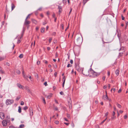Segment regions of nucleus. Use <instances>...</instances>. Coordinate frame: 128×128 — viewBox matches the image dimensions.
Wrapping results in <instances>:
<instances>
[{"label":"nucleus","mask_w":128,"mask_h":128,"mask_svg":"<svg viewBox=\"0 0 128 128\" xmlns=\"http://www.w3.org/2000/svg\"><path fill=\"white\" fill-rule=\"evenodd\" d=\"M86 73L88 74H90V76L92 77H96L100 74V73H97L94 72L92 68H90L88 71H86Z\"/></svg>","instance_id":"1"},{"label":"nucleus","mask_w":128,"mask_h":128,"mask_svg":"<svg viewBox=\"0 0 128 128\" xmlns=\"http://www.w3.org/2000/svg\"><path fill=\"white\" fill-rule=\"evenodd\" d=\"M75 68L76 70L78 72H80L82 71V74L84 75H85L86 76H88V75L89 74L88 73H86V72H83V69L82 68H80L79 67L78 65H76L75 66Z\"/></svg>","instance_id":"2"},{"label":"nucleus","mask_w":128,"mask_h":128,"mask_svg":"<svg viewBox=\"0 0 128 128\" xmlns=\"http://www.w3.org/2000/svg\"><path fill=\"white\" fill-rule=\"evenodd\" d=\"M10 118H7L6 119L4 120L2 122V125L4 126H7L8 123H10Z\"/></svg>","instance_id":"3"},{"label":"nucleus","mask_w":128,"mask_h":128,"mask_svg":"<svg viewBox=\"0 0 128 128\" xmlns=\"http://www.w3.org/2000/svg\"><path fill=\"white\" fill-rule=\"evenodd\" d=\"M14 102L13 100L8 99L6 101V105H8L10 104L13 103Z\"/></svg>","instance_id":"4"},{"label":"nucleus","mask_w":128,"mask_h":128,"mask_svg":"<svg viewBox=\"0 0 128 128\" xmlns=\"http://www.w3.org/2000/svg\"><path fill=\"white\" fill-rule=\"evenodd\" d=\"M82 38L80 37H78L77 40V44L80 45L81 44L82 42Z\"/></svg>","instance_id":"5"},{"label":"nucleus","mask_w":128,"mask_h":128,"mask_svg":"<svg viewBox=\"0 0 128 128\" xmlns=\"http://www.w3.org/2000/svg\"><path fill=\"white\" fill-rule=\"evenodd\" d=\"M30 23V21L28 20L27 19H25L24 23V25L28 26Z\"/></svg>","instance_id":"6"},{"label":"nucleus","mask_w":128,"mask_h":128,"mask_svg":"<svg viewBox=\"0 0 128 128\" xmlns=\"http://www.w3.org/2000/svg\"><path fill=\"white\" fill-rule=\"evenodd\" d=\"M5 117V114L3 112H0V118L2 120Z\"/></svg>","instance_id":"7"},{"label":"nucleus","mask_w":128,"mask_h":128,"mask_svg":"<svg viewBox=\"0 0 128 128\" xmlns=\"http://www.w3.org/2000/svg\"><path fill=\"white\" fill-rule=\"evenodd\" d=\"M123 48H124L123 47H122L119 50V51H120L121 50H122L123 51L122 52H121L119 53V56H122V54H123V53L124 52V50Z\"/></svg>","instance_id":"8"},{"label":"nucleus","mask_w":128,"mask_h":128,"mask_svg":"<svg viewBox=\"0 0 128 128\" xmlns=\"http://www.w3.org/2000/svg\"><path fill=\"white\" fill-rule=\"evenodd\" d=\"M102 98L103 99L106 100H108V98L107 96V93L106 92V96H102Z\"/></svg>","instance_id":"9"},{"label":"nucleus","mask_w":128,"mask_h":128,"mask_svg":"<svg viewBox=\"0 0 128 128\" xmlns=\"http://www.w3.org/2000/svg\"><path fill=\"white\" fill-rule=\"evenodd\" d=\"M31 20L33 23L36 24H37L38 22L36 20L33 18H32Z\"/></svg>","instance_id":"10"},{"label":"nucleus","mask_w":128,"mask_h":128,"mask_svg":"<svg viewBox=\"0 0 128 128\" xmlns=\"http://www.w3.org/2000/svg\"><path fill=\"white\" fill-rule=\"evenodd\" d=\"M17 86L20 88H22L23 89V88L24 87L23 86L21 85L20 84H17Z\"/></svg>","instance_id":"11"},{"label":"nucleus","mask_w":128,"mask_h":128,"mask_svg":"<svg viewBox=\"0 0 128 128\" xmlns=\"http://www.w3.org/2000/svg\"><path fill=\"white\" fill-rule=\"evenodd\" d=\"M30 115L31 116H32L33 115V112L32 108L31 109L30 108Z\"/></svg>","instance_id":"12"},{"label":"nucleus","mask_w":128,"mask_h":128,"mask_svg":"<svg viewBox=\"0 0 128 128\" xmlns=\"http://www.w3.org/2000/svg\"><path fill=\"white\" fill-rule=\"evenodd\" d=\"M18 112L19 113H20L22 112V108L20 106L18 107Z\"/></svg>","instance_id":"13"},{"label":"nucleus","mask_w":128,"mask_h":128,"mask_svg":"<svg viewBox=\"0 0 128 128\" xmlns=\"http://www.w3.org/2000/svg\"><path fill=\"white\" fill-rule=\"evenodd\" d=\"M12 10H13L15 8V6L13 3H12Z\"/></svg>","instance_id":"14"},{"label":"nucleus","mask_w":128,"mask_h":128,"mask_svg":"<svg viewBox=\"0 0 128 128\" xmlns=\"http://www.w3.org/2000/svg\"><path fill=\"white\" fill-rule=\"evenodd\" d=\"M115 73L117 76H118L119 74V70H117L115 71Z\"/></svg>","instance_id":"15"},{"label":"nucleus","mask_w":128,"mask_h":128,"mask_svg":"<svg viewBox=\"0 0 128 128\" xmlns=\"http://www.w3.org/2000/svg\"><path fill=\"white\" fill-rule=\"evenodd\" d=\"M45 30V28H41L40 31L42 33H43L44 32Z\"/></svg>","instance_id":"16"},{"label":"nucleus","mask_w":128,"mask_h":128,"mask_svg":"<svg viewBox=\"0 0 128 128\" xmlns=\"http://www.w3.org/2000/svg\"><path fill=\"white\" fill-rule=\"evenodd\" d=\"M5 56L0 57V61H1L6 58Z\"/></svg>","instance_id":"17"},{"label":"nucleus","mask_w":128,"mask_h":128,"mask_svg":"<svg viewBox=\"0 0 128 128\" xmlns=\"http://www.w3.org/2000/svg\"><path fill=\"white\" fill-rule=\"evenodd\" d=\"M32 14H28L26 17L25 19H28L30 18V16Z\"/></svg>","instance_id":"18"},{"label":"nucleus","mask_w":128,"mask_h":128,"mask_svg":"<svg viewBox=\"0 0 128 128\" xmlns=\"http://www.w3.org/2000/svg\"><path fill=\"white\" fill-rule=\"evenodd\" d=\"M89 0H83V3L84 5Z\"/></svg>","instance_id":"19"},{"label":"nucleus","mask_w":128,"mask_h":128,"mask_svg":"<svg viewBox=\"0 0 128 128\" xmlns=\"http://www.w3.org/2000/svg\"><path fill=\"white\" fill-rule=\"evenodd\" d=\"M23 55L22 54H20L19 56V57L20 58H22L23 57Z\"/></svg>","instance_id":"20"},{"label":"nucleus","mask_w":128,"mask_h":128,"mask_svg":"<svg viewBox=\"0 0 128 128\" xmlns=\"http://www.w3.org/2000/svg\"><path fill=\"white\" fill-rule=\"evenodd\" d=\"M0 72L2 74H3L4 73V72L2 70V68H0Z\"/></svg>","instance_id":"21"},{"label":"nucleus","mask_w":128,"mask_h":128,"mask_svg":"<svg viewBox=\"0 0 128 128\" xmlns=\"http://www.w3.org/2000/svg\"><path fill=\"white\" fill-rule=\"evenodd\" d=\"M24 125L23 124H22L19 127L20 128H22L24 127Z\"/></svg>","instance_id":"22"},{"label":"nucleus","mask_w":128,"mask_h":128,"mask_svg":"<svg viewBox=\"0 0 128 128\" xmlns=\"http://www.w3.org/2000/svg\"><path fill=\"white\" fill-rule=\"evenodd\" d=\"M116 105H117V106L118 108H121L122 106H121V105H120L119 104H117Z\"/></svg>","instance_id":"23"},{"label":"nucleus","mask_w":128,"mask_h":128,"mask_svg":"<svg viewBox=\"0 0 128 128\" xmlns=\"http://www.w3.org/2000/svg\"><path fill=\"white\" fill-rule=\"evenodd\" d=\"M28 108V107L26 106L25 107H24L23 108V109L24 110H27Z\"/></svg>","instance_id":"24"},{"label":"nucleus","mask_w":128,"mask_h":128,"mask_svg":"<svg viewBox=\"0 0 128 128\" xmlns=\"http://www.w3.org/2000/svg\"><path fill=\"white\" fill-rule=\"evenodd\" d=\"M42 100H43V102H44V104H46V102L45 101V100L44 98L43 97H42Z\"/></svg>","instance_id":"25"},{"label":"nucleus","mask_w":128,"mask_h":128,"mask_svg":"<svg viewBox=\"0 0 128 128\" xmlns=\"http://www.w3.org/2000/svg\"><path fill=\"white\" fill-rule=\"evenodd\" d=\"M23 77L26 79H27L28 78V76H26L25 74L23 76Z\"/></svg>","instance_id":"26"},{"label":"nucleus","mask_w":128,"mask_h":128,"mask_svg":"<svg viewBox=\"0 0 128 128\" xmlns=\"http://www.w3.org/2000/svg\"><path fill=\"white\" fill-rule=\"evenodd\" d=\"M24 27H23V31H22L23 33L22 34L21 36V37L20 38H21L23 36V33L24 32Z\"/></svg>","instance_id":"27"},{"label":"nucleus","mask_w":128,"mask_h":128,"mask_svg":"<svg viewBox=\"0 0 128 128\" xmlns=\"http://www.w3.org/2000/svg\"><path fill=\"white\" fill-rule=\"evenodd\" d=\"M52 96V94H51L50 95L48 96L47 98H50Z\"/></svg>","instance_id":"28"},{"label":"nucleus","mask_w":128,"mask_h":128,"mask_svg":"<svg viewBox=\"0 0 128 128\" xmlns=\"http://www.w3.org/2000/svg\"><path fill=\"white\" fill-rule=\"evenodd\" d=\"M52 40V38H50L49 39L48 41L49 43H50L51 42V41Z\"/></svg>","instance_id":"29"},{"label":"nucleus","mask_w":128,"mask_h":128,"mask_svg":"<svg viewBox=\"0 0 128 128\" xmlns=\"http://www.w3.org/2000/svg\"><path fill=\"white\" fill-rule=\"evenodd\" d=\"M20 97L19 96L17 97L16 99V100L18 101V100L20 99Z\"/></svg>","instance_id":"30"},{"label":"nucleus","mask_w":128,"mask_h":128,"mask_svg":"<svg viewBox=\"0 0 128 128\" xmlns=\"http://www.w3.org/2000/svg\"><path fill=\"white\" fill-rule=\"evenodd\" d=\"M69 108L70 109H71L72 108V105H71V103H70V104H69Z\"/></svg>","instance_id":"31"},{"label":"nucleus","mask_w":128,"mask_h":128,"mask_svg":"<svg viewBox=\"0 0 128 128\" xmlns=\"http://www.w3.org/2000/svg\"><path fill=\"white\" fill-rule=\"evenodd\" d=\"M107 118L106 117V118L104 120H103L102 122L101 123V124H102L103 123H104V122L107 119Z\"/></svg>","instance_id":"32"},{"label":"nucleus","mask_w":128,"mask_h":128,"mask_svg":"<svg viewBox=\"0 0 128 128\" xmlns=\"http://www.w3.org/2000/svg\"><path fill=\"white\" fill-rule=\"evenodd\" d=\"M58 9H59V10H62V7L60 6H58Z\"/></svg>","instance_id":"33"},{"label":"nucleus","mask_w":128,"mask_h":128,"mask_svg":"<svg viewBox=\"0 0 128 128\" xmlns=\"http://www.w3.org/2000/svg\"><path fill=\"white\" fill-rule=\"evenodd\" d=\"M61 27V28L62 29V30H64V25L63 24H61L60 26Z\"/></svg>","instance_id":"34"},{"label":"nucleus","mask_w":128,"mask_h":128,"mask_svg":"<svg viewBox=\"0 0 128 128\" xmlns=\"http://www.w3.org/2000/svg\"><path fill=\"white\" fill-rule=\"evenodd\" d=\"M108 114V112H107L105 114V116H106V118L107 117V116Z\"/></svg>","instance_id":"35"},{"label":"nucleus","mask_w":128,"mask_h":128,"mask_svg":"<svg viewBox=\"0 0 128 128\" xmlns=\"http://www.w3.org/2000/svg\"><path fill=\"white\" fill-rule=\"evenodd\" d=\"M24 104V102L23 101H21L20 102V104L21 105H23Z\"/></svg>","instance_id":"36"},{"label":"nucleus","mask_w":128,"mask_h":128,"mask_svg":"<svg viewBox=\"0 0 128 128\" xmlns=\"http://www.w3.org/2000/svg\"><path fill=\"white\" fill-rule=\"evenodd\" d=\"M55 16H56L55 14L54 13H53V14L52 15V17L54 18H56L55 17Z\"/></svg>","instance_id":"37"},{"label":"nucleus","mask_w":128,"mask_h":128,"mask_svg":"<svg viewBox=\"0 0 128 128\" xmlns=\"http://www.w3.org/2000/svg\"><path fill=\"white\" fill-rule=\"evenodd\" d=\"M16 72L18 74H20V71L19 70H18Z\"/></svg>","instance_id":"38"},{"label":"nucleus","mask_w":128,"mask_h":128,"mask_svg":"<svg viewBox=\"0 0 128 128\" xmlns=\"http://www.w3.org/2000/svg\"><path fill=\"white\" fill-rule=\"evenodd\" d=\"M72 66V65L71 64H68V65H67V67H68V68L70 67H71V66Z\"/></svg>","instance_id":"39"},{"label":"nucleus","mask_w":128,"mask_h":128,"mask_svg":"<svg viewBox=\"0 0 128 128\" xmlns=\"http://www.w3.org/2000/svg\"><path fill=\"white\" fill-rule=\"evenodd\" d=\"M72 9L71 8H70V11L69 13V15H68L69 16L70 15V14L72 11Z\"/></svg>","instance_id":"40"},{"label":"nucleus","mask_w":128,"mask_h":128,"mask_svg":"<svg viewBox=\"0 0 128 128\" xmlns=\"http://www.w3.org/2000/svg\"><path fill=\"white\" fill-rule=\"evenodd\" d=\"M59 122L58 120H56L55 122V123L56 124H58Z\"/></svg>","instance_id":"41"},{"label":"nucleus","mask_w":128,"mask_h":128,"mask_svg":"<svg viewBox=\"0 0 128 128\" xmlns=\"http://www.w3.org/2000/svg\"><path fill=\"white\" fill-rule=\"evenodd\" d=\"M4 22H2V23L1 27L0 28H1L2 26H3L4 25Z\"/></svg>","instance_id":"42"},{"label":"nucleus","mask_w":128,"mask_h":128,"mask_svg":"<svg viewBox=\"0 0 128 128\" xmlns=\"http://www.w3.org/2000/svg\"><path fill=\"white\" fill-rule=\"evenodd\" d=\"M65 76H64L63 77L62 80H63L64 82H65L66 79L65 78Z\"/></svg>","instance_id":"43"},{"label":"nucleus","mask_w":128,"mask_h":128,"mask_svg":"<svg viewBox=\"0 0 128 128\" xmlns=\"http://www.w3.org/2000/svg\"><path fill=\"white\" fill-rule=\"evenodd\" d=\"M20 39H18L17 42V43L19 44L20 43Z\"/></svg>","instance_id":"44"},{"label":"nucleus","mask_w":128,"mask_h":128,"mask_svg":"<svg viewBox=\"0 0 128 128\" xmlns=\"http://www.w3.org/2000/svg\"><path fill=\"white\" fill-rule=\"evenodd\" d=\"M57 74V73L56 72H55L54 73V76H55V77H56Z\"/></svg>","instance_id":"45"},{"label":"nucleus","mask_w":128,"mask_h":128,"mask_svg":"<svg viewBox=\"0 0 128 128\" xmlns=\"http://www.w3.org/2000/svg\"><path fill=\"white\" fill-rule=\"evenodd\" d=\"M57 42V41L56 40H54L53 42L54 44H56Z\"/></svg>","instance_id":"46"},{"label":"nucleus","mask_w":128,"mask_h":128,"mask_svg":"<svg viewBox=\"0 0 128 128\" xmlns=\"http://www.w3.org/2000/svg\"><path fill=\"white\" fill-rule=\"evenodd\" d=\"M44 85H45L46 86L48 85V84L46 82H45L44 84Z\"/></svg>","instance_id":"47"},{"label":"nucleus","mask_w":128,"mask_h":128,"mask_svg":"<svg viewBox=\"0 0 128 128\" xmlns=\"http://www.w3.org/2000/svg\"><path fill=\"white\" fill-rule=\"evenodd\" d=\"M116 117L115 116H113V117H112V120H114V119H115L116 118Z\"/></svg>","instance_id":"48"},{"label":"nucleus","mask_w":128,"mask_h":128,"mask_svg":"<svg viewBox=\"0 0 128 128\" xmlns=\"http://www.w3.org/2000/svg\"><path fill=\"white\" fill-rule=\"evenodd\" d=\"M47 24V22L45 21L44 22H43L42 23V24L43 25H45L46 24Z\"/></svg>","instance_id":"49"},{"label":"nucleus","mask_w":128,"mask_h":128,"mask_svg":"<svg viewBox=\"0 0 128 128\" xmlns=\"http://www.w3.org/2000/svg\"><path fill=\"white\" fill-rule=\"evenodd\" d=\"M56 34L55 32H54L52 33V35L53 36H55Z\"/></svg>","instance_id":"50"},{"label":"nucleus","mask_w":128,"mask_h":128,"mask_svg":"<svg viewBox=\"0 0 128 128\" xmlns=\"http://www.w3.org/2000/svg\"><path fill=\"white\" fill-rule=\"evenodd\" d=\"M64 124H66V125L67 126L69 124V123H66V122H64Z\"/></svg>","instance_id":"51"},{"label":"nucleus","mask_w":128,"mask_h":128,"mask_svg":"<svg viewBox=\"0 0 128 128\" xmlns=\"http://www.w3.org/2000/svg\"><path fill=\"white\" fill-rule=\"evenodd\" d=\"M42 9V8H41V7L40 8L38 9V10H40V11Z\"/></svg>","instance_id":"52"},{"label":"nucleus","mask_w":128,"mask_h":128,"mask_svg":"<svg viewBox=\"0 0 128 128\" xmlns=\"http://www.w3.org/2000/svg\"><path fill=\"white\" fill-rule=\"evenodd\" d=\"M60 94L61 95H63L64 94V92H63L62 91H61V92H60Z\"/></svg>","instance_id":"53"},{"label":"nucleus","mask_w":128,"mask_h":128,"mask_svg":"<svg viewBox=\"0 0 128 128\" xmlns=\"http://www.w3.org/2000/svg\"><path fill=\"white\" fill-rule=\"evenodd\" d=\"M112 90H113V91H114V92L115 91V90H116V89L115 88H112L111 90V91H112Z\"/></svg>","instance_id":"54"},{"label":"nucleus","mask_w":128,"mask_h":128,"mask_svg":"<svg viewBox=\"0 0 128 128\" xmlns=\"http://www.w3.org/2000/svg\"><path fill=\"white\" fill-rule=\"evenodd\" d=\"M26 90H27V91H28V92H30V90L28 88H27Z\"/></svg>","instance_id":"55"},{"label":"nucleus","mask_w":128,"mask_h":128,"mask_svg":"<svg viewBox=\"0 0 128 128\" xmlns=\"http://www.w3.org/2000/svg\"><path fill=\"white\" fill-rule=\"evenodd\" d=\"M65 82H63L62 84V86L63 88H64V84H65Z\"/></svg>","instance_id":"56"},{"label":"nucleus","mask_w":128,"mask_h":128,"mask_svg":"<svg viewBox=\"0 0 128 128\" xmlns=\"http://www.w3.org/2000/svg\"><path fill=\"white\" fill-rule=\"evenodd\" d=\"M121 89H120L118 91V93H120L121 92Z\"/></svg>","instance_id":"57"},{"label":"nucleus","mask_w":128,"mask_h":128,"mask_svg":"<svg viewBox=\"0 0 128 128\" xmlns=\"http://www.w3.org/2000/svg\"><path fill=\"white\" fill-rule=\"evenodd\" d=\"M40 62L39 61H38L37 62V64H40Z\"/></svg>","instance_id":"58"},{"label":"nucleus","mask_w":128,"mask_h":128,"mask_svg":"<svg viewBox=\"0 0 128 128\" xmlns=\"http://www.w3.org/2000/svg\"><path fill=\"white\" fill-rule=\"evenodd\" d=\"M9 128H15L13 126H10L9 127Z\"/></svg>","instance_id":"59"},{"label":"nucleus","mask_w":128,"mask_h":128,"mask_svg":"<svg viewBox=\"0 0 128 128\" xmlns=\"http://www.w3.org/2000/svg\"><path fill=\"white\" fill-rule=\"evenodd\" d=\"M71 126L72 127H74V124L73 123H72V124Z\"/></svg>","instance_id":"60"},{"label":"nucleus","mask_w":128,"mask_h":128,"mask_svg":"<svg viewBox=\"0 0 128 128\" xmlns=\"http://www.w3.org/2000/svg\"><path fill=\"white\" fill-rule=\"evenodd\" d=\"M70 63L71 64H72L73 63V61L72 60H71L70 61Z\"/></svg>","instance_id":"61"},{"label":"nucleus","mask_w":128,"mask_h":128,"mask_svg":"<svg viewBox=\"0 0 128 128\" xmlns=\"http://www.w3.org/2000/svg\"><path fill=\"white\" fill-rule=\"evenodd\" d=\"M122 20H124V17L122 15Z\"/></svg>","instance_id":"62"},{"label":"nucleus","mask_w":128,"mask_h":128,"mask_svg":"<svg viewBox=\"0 0 128 128\" xmlns=\"http://www.w3.org/2000/svg\"><path fill=\"white\" fill-rule=\"evenodd\" d=\"M102 79L103 80H105V77L103 76L102 78Z\"/></svg>","instance_id":"63"},{"label":"nucleus","mask_w":128,"mask_h":128,"mask_svg":"<svg viewBox=\"0 0 128 128\" xmlns=\"http://www.w3.org/2000/svg\"><path fill=\"white\" fill-rule=\"evenodd\" d=\"M110 72L109 71H108V76H110Z\"/></svg>","instance_id":"64"}]
</instances>
